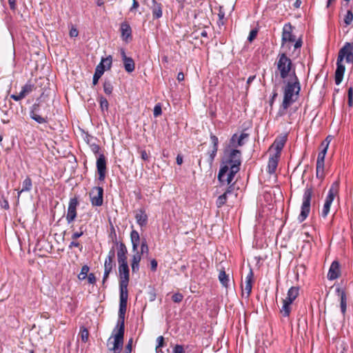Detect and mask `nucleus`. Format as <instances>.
<instances>
[{
  "instance_id": "obj_1",
  "label": "nucleus",
  "mask_w": 353,
  "mask_h": 353,
  "mask_svg": "<svg viewBox=\"0 0 353 353\" xmlns=\"http://www.w3.org/2000/svg\"><path fill=\"white\" fill-rule=\"evenodd\" d=\"M241 151L228 147L224 150V157L218 174V180L221 183L230 185L235 174L239 171L241 164Z\"/></svg>"
},
{
  "instance_id": "obj_2",
  "label": "nucleus",
  "mask_w": 353,
  "mask_h": 353,
  "mask_svg": "<svg viewBox=\"0 0 353 353\" xmlns=\"http://www.w3.org/2000/svg\"><path fill=\"white\" fill-rule=\"evenodd\" d=\"M301 90L300 83L298 78L295 76L294 82H288L284 88V96L281 105V108L279 111V114L283 116L285 110L296 101L293 99L294 94L298 95Z\"/></svg>"
},
{
  "instance_id": "obj_3",
  "label": "nucleus",
  "mask_w": 353,
  "mask_h": 353,
  "mask_svg": "<svg viewBox=\"0 0 353 353\" xmlns=\"http://www.w3.org/2000/svg\"><path fill=\"white\" fill-rule=\"evenodd\" d=\"M130 239L132 245V251L135 252L132 258L131 267L132 272H137L139 270V263L141 260V253L138 251V247L140 243V236L137 230H132L130 233Z\"/></svg>"
},
{
  "instance_id": "obj_4",
  "label": "nucleus",
  "mask_w": 353,
  "mask_h": 353,
  "mask_svg": "<svg viewBox=\"0 0 353 353\" xmlns=\"http://www.w3.org/2000/svg\"><path fill=\"white\" fill-rule=\"evenodd\" d=\"M312 195V187L307 185L304 190L302 199L303 202L301 207V212L298 216V221L299 223L303 222L310 214Z\"/></svg>"
},
{
  "instance_id": "obj_5",
  "label": "nucleus",
  "mask_w": 353,
  "mask_h": 353,
  "mask_svg": "<svg viewBox=\"0 0 353 353\" xmlns=\"http://www.w3.org/2000/svg\"><path fill=\"white\" fill-rule=\"evenodd\" d=\"M127 310V302H119V318L112 336L117 337V341L124 337L125 333V314Z\"/></svg>"
},
{
  "instance_id": "obj_6",
  "label": "nucleus",
  "mask_w": 353,
  "mask_h": 353,
  "mask_svg": "<svg viewBox=\"0 0 353 353\" xmlns=\"http://www.w3.org/2000/svg\"><path fill=\"white\" fill-rule=\"evenodd\" d=\"M339 190V181H336L331 185L327 195L325 198V203L322 209L321 216L325 218L330 210L331 205L334 198L338 195Z\"/></svg>"
},
{
  "instance_id": "obj_7",
  "label": "nucleus",
  "mask_w": 353,
  "mask_h": 353,
  "mask_svg": "<svg viewBox=\"0 0 353 353\" xmlns=\"http://www.w3.org/2000/svg\"><path fill=\"white\" fill-rule=\"evenodd\" d=\"M292 65L291 59L288 58L285 53L279 54L276 66L280 73L281 78L285 79L288 77Z\"/></svg>"
},
{
  "instance_id": "obj_8",
  "label": "nucleus",
  "mask_w": 353,
  "mask_h": 353,
  "mask_svg": "<svg viewBox=\"0 0 353 353\" xmlns=\"http://www.w3.org/2000/svg\"><path fill=\"white\" fill-rule=\"evenodd\" d=\"M295 28L290 23H285L283 28L282 40L283 42L294 43V44H302L303 41L301 37L295 34Z\"/></svg>"
},
{
  "instance_id": "obj_9",
  "label": "nucleus",
  "mask_w": 353,
  "mask_h": 353,
  "mask_svg": "<svg viewBox=\"0 0 353 353\" xmlns=\"http://www.w3.org/2000/svg\"><path fill=\"white\" fill-rule=\"evenodd\" d=\"M90 202L93 206H101L103 203V189L97 186L92 188L90 192Z\"/></svg>"
},
{
  "instance_id": "obj_10",
  "label": "nucleus",
  "mask_w": 353,
  "mask_h": 353,
  "mask_svg": "<svg viewBox=\"0 0 353 353\" xmlns=\"http://www.w3.org/2000/svg\"><path fill=\"white\" fill-rule=\"evenodd\" d=\"M40 99H37V102L34 103L30 110V117L32 119L37 122L38 123L42 124L48 122V117H42L39 114L41 103L39 102Z\"/></svg>"
},
{
  "instance_id": "obj_11",
  "label": "nucleus",
  "mask_w": 353,
  "mask_h": 353,
  "mask_svg": "<svg viewBox=\"0 0 353 353\" xmlns=\"http://www.w3.org/2000/svg\"><path fill=\"white\" fill-rule=\"evenodd\" d=\"M343 60L347 63H353V46H343L340 49L336 61L342 63Z\"/></svg>"
},
{
  "instance_id": "obj_12",
  "label": "nucleus",
  "mask_w": 353,
  "mask_h": 353,
  "mask_svg": "<svg viewBox=\"0 0 353 353\" xmlns=\"http://www.w3.org/2000/svg\"><path fill=\"white\" fill-rule=\"evenodd\" d=\"M210 140L212 144V149L207 154L206 162L208 163V168L210 169L212 166L214 158L216 155L219 146V139L216 136L210 134Z\"/></svg>"
},
{
  "instance_id": "obj_13",
  "label": "nucleus",
  "mask_w": 353,
  "mask_h": 353,
  "mask_svg": "<svg viewBox=\"0 0 353 353\" xmlns=\"http://www.w3.org/2000/svg\"><path fill=\"white\" fill-rule=\"evenodd\" d=\"M36 89L35 85L28 81L22 88L19 93L10 95V98L15 101H19L26 98Z\"/></svg>"
},
{
  "instance_id": "obj_14",
  "label": "nucleus",
  "mask_w": 353,
  "mask_h": 353,
  "mask_svg": "<svg viewBox=\"0 0 353 353\" xmlns=\"http://www.w3.org/2000/svg\"><path fill=\"white\" fill-rule=\"evenodd\" d=\"M79 205V201L77 197L71 198L69 201L67 214L65 219L68 223H72L77 217V208Z\"/></svg>"
},
{
  "instance_id": "obj_15",
  "label": "nucleus",
  "mask_w": 353,
  "mask_h": 353,
  "mask_svg": "<svg viewBox=\"0 0 353 353\" xmlns=\"http://www.w3.org/2000/svg\"><path fill=\"white\" fill-rule=\"evenodd\" d=\"M97 169L99 174V180L103 181L106 174V158L103 154H99L97 160Z\"/></svg>"
},
{
  "instance_id": "obj_16",
  "label": "nucleus",
  "mask_w": 353,
  "mask_h": 353,
  "mask_svg": "<svg viewBox=\"0 0 353 353\" xmlns=\"http://www.w3.org/2000/svg\"><path fill=\"white\" fill-rule=\"evenodd\" d=\"M117 248V261L119 264L127 263V253L128 250L125 245L122 242H118L117 239L113 241Z\"/></svg>"
},
{
  "instance_id": "obj_17",
  "label": "nucleus",
  "mask_w": 353,
  "mask_h": 353,
  "mask_svg": "<svg viewBox=\"0 0 353 353\" xmlns=\"http://www.w3.org/2000/svg\"><path fill=\"white\" fill-rule=\"evenodd\" d=\"M248 133L242 132L240 135L234 134L229 142V148H234L236 149L238 147L243 146L245 144L244 140L248 137Z\"/></svg>"
},
{
  "instance_id": "obj_18",
  "label": "nucleus",
  "mask_w": 353,
  "mask_h": 353,
  "mask_svg": "<svg viewBox=\"0 0 353 353\" xmlns=\"http://www.w3.org/2000/svg\"><path fill=\"white\" fill-rule=\"evenodd\" d=\"M288 139V135L284 134L280 137H278L274 140L270 148H273L275 150L274 155L280 156L283 148L285 146V144Z\"/></svg>"
},
{
  "instance_id": "obj_19",
  "label": "nucleus",
  "mask_w": 353,
  "mask_h": 353,
  "mask_svg": "<svg viewBox=\"0 0 353 353\" xmlns=\"http://www.w3.org/2000/svg\"><path fill=\"white\" fill-rule=\"evenodd\" d=\"M120 32L121 38L125 42L129 43L132 41V28L128 21H125L121 23Z\"/></svg>"
},
{
  "instance_id": "obj_20",
  "label": "nucleus",
  "mask_w": 353,
  "mask_h": 353,
  "mask_svg": "<svg viewBox=\"0 0 353 353\" xmlns=\"http://www.w3.org/2000/svg\"><path fill=\"white\" fill-rule=\"evenodd\" d=\"M253 276L254 273L252 269L250 270L248 275L245 277V286L242 290V296H244L245 294V298L248 299L252 288V283H253Z\"/></svg>"
},
{
  "instance_id": "obj_21",
  "label": "nucleus",
  "mask_w": 353,
  "mask_h": 353,
  "mask_svg": "<svg viewBox=\"0 0 353 353\" xmlns=\"http://www.w3.org/2000/svg\"><path fill=\"white\" fill-rule=\"evenodd\" d=\"M119 283H129L130 270H129L128 263L119 264Z\"/></svg>"
},
{
  "instance_id": "obj_22",
  "label": "nucleus",
  "mask_w": 353,
  "mask_h": 353,
  "mask_svg": "<svg viewBox=\"0 0 353 353\" xmlns=\"http://www.w3.org/2000/svg\"><path fill=\"white\" fill-rule=\"evenodd\" d=\"M121 56L125 71L129 73L133 72L135 69L134 61L131 57L126 55L123 48L121 49Z\"/></svg>"
},
{
  "instance_id": "obj_23",
  "label": "nucleus",
  "mask_w": 353,
  "mask_h": 353,
  "mask_svg": "<svg viewBox=\"0 0 353 353\" xmlns=\"http://www.w3.org/2000/svg\"><path fill=\"white\" fill-rule=\"evenodd\" d=\"M341 270H340V265L339 263L336 261H334L329 269L327 273V279L329 280H334L340 276Z\"/></svg>"
},
{
  "instance_id": "obj_24",
  "label": "nucleus",
  "mask_w": 353,
  "mask_h": 353,
  "mask_svg": "<svg viewBox=\"0 0 353 353\" xmlns=\"http://www.w3.org/2000/svg\"><path fill=\"white\" fill-rule=\"evenodd\" d=\"M135 219L141 227H145L148 224V216L143 208L138 209L135 212Z\"/></svg>"
},
{
  "instance_id": "obj_25",
  "label": "nucleus",
  "mask_w": 353,
  "mask_h": 353,
  "mask_svg": "<svg viewBox=\"0 0 353 353\" xmlns=\"http://www.w3.org/2000/svg\"><path fill=\"white\" fill-rule=\"evenodd\" d=\"M345 70V65L336 61V69L334 74V80L336 85H339L342 82Z\"/></svg>"
},
{
  "instance_id": "obj_26",
  "label": "nucleus",
  "mask_w": 353,
  "mask_h": 353,
  "mask_svg": "<svg viewBox=\"0 0 353 353\" xmlns=\"http://www.w3.org/2000/svg\"><path fill=\"white\" fill-rule=\"evenodd\" d=\"M115 265L116 263L114 262V260L105 259L104 262V274L103 277V283L109 277L110 272L112 271V269L115 267Z\"/></svg>"
},
{
  "instance_id": "obj_27",
  "label": "nucleus",
  "mask_w": 353,
  "mask_h": 353,
  "mask_svg": "<svg viewBox=\"0 0 353 353\" xmlns=\"http://www.w3.org/2000/svg\"><path fill=\"white\" fill-rule=\"evenodd\" d=\"M234 190V185L233 184L232 185H230L229 187L227 188V190H225V192L220 195L216 201V207L220 208H221L223 205L225 204L226 201H227V197H228V194H231Z\"/></svg>"
},
{
  "instance_id": "obj_28",
  "label": "nucleus",
  "mask_w": 353,
  "mask_h": 353,
  "mask_svg": "<svg viewBox=\"0 0 353 353\" xmlns=\"http://www.w3.org/2000/svg\"><path fill=\"white\" fill-rule=\"evenodd\" d=\"M112 56L109 55L105 58H102L101 62L97 65L96 68L99 69L104 73L105 70H110L112 66Z\"/></svg>"
},
{
  "instance_id": "obj_29",
  "label": "nucleus",
  "mask_w": 353,
  "mask_h": 353,
  "mask_svg": "<svg viewBox=\"0 0 353 353\" xmlns=\"http://www.w3.org/2000/svg\"><path fill=\"white\" fill-rule=\"evenodd\" d=\"M280 156L273 154L269 158L268 163V172L270 174H274L278 166Z\"/></svg>"
},
{
  "instance_id": "obj_30",
  "label": "nucleus",
  "mask_w": 353,
  "mask_h": 353,
  "mask_svg": "<svg viewBox=\"0 0 353 353\" xmlns=\"http://www.w3.org/2000/svg\"><path fill=\"white\" fill-rule=\"evenodd\" d=\"M129 283H119V302H128V286Z\"/></svg>"
},
{
  "instance_id": "obj_31",
  "label": "nucleus",
  "mask_w": 353,
  "mask_h": 353,
  "mask_svg": "<svg viewBox=\"0 0 353 353\" xmlns=\"http://www.w3.org/2000/svg\"><path fill=\"white\" fill-rule=\"evenodd\" d=\"M152 13L153 19H159L162 17V5L152 0Z\"/></svg>"
},
{
  "instance_id": "obj_32",
  "label": "nucleus",
  "mask_w": 353,
  "mask_h": 353,
  "mask_svg": "<svg viewBox=\"0 0 353 353\" xmlns=\"http://www.w3.org/2000/svg\"><path fill=\"white\" fill-rule=\"evenodd\" d=\"M112 337L114 338L113 346L112 347L109 348V350L110 351L114 352V353H120L123 348V338H121L118 341H117L116 336H111L109 338L108 342L110 341Z\"/></svg>"
},
{
  "instance_id": "obj_33",
  "label": "nucleus",
  "mask_w": 353,
  "mask_h": 353,
  "mask_svg": "<svg viewBox=\"0 0 353 353\" xmlns=\"http://www.w3.org/2000/svg\"><path fill=\"white\" fill-rule=\"evenodd\" d=\"M299 294V288L298 287L292 286L291 287L287 294V297L285 299L287 301L290 303H293V301L297 298Z\"/></svg>"
},
{
  "instance_id": "obj_34",
  "label": "nucleus",
  "mask_w": 353,
  "mask_h": 353,
  "mask_svg": "<svg viewBox=\"0 0 353 353\" xmlns=\"http://www.w3.org/2000/svg\"><path fill=\"white\" fill-rule=\"evenodd\" d=\"M339 293H340V307L341 312L345 315L347 307V297L346 294L343 290H341L339 288L337 289Z\"/></svg>"
},
{
  "instance_id": "obj_35",
  "label": "nucleus",
  "mask_w": 353,
  "mask_h": 353,
  "mask_svg": "<svg viewBox=\"0 0 353 353\" xmlns=\"http://www.w3.org/2000/svg\"><path fill=\"white\" fill-rule=\"evenodd\" d=\"M219 280L223 287L225 288H228L230 279L228 275L226 274L224 268L219 270Z\"/></svg>"
},
{
  "instance_id": "obj_36",
  "label": "nucleus",
  "mask_w": 353,
  "mask_h": 353,
  "mask_svg": "<svg viewBox=\"0 0 353 353\" xmlns=\"http://www.w3.org/2000/svg\"><path fill=\"white\" fill-rule=\"evenodd\" d=\"M324 162L325 161H316V176L320 179L324 178Z\"/></svg>"
},
{
  "instance_id": "obj_37",
  "label": "nucleus",
  "mask_w": 353,
  "mask_h": 353,
  "mask_svg": "<svg viewBox=\"0 0 353 353\" xmlns=\"http://www.w3.org/2000/svg\"><path fill=\"white\" fill-rule=\"evenodd\" d=\"M292 303H290L285 299L283 300V305L280 310V312L283 316L287 317L290 316Z\"/></svg>"
},
{
  "instance_id": "obj_38",
  "label": "nucleus",
  "mask_w": 353,
  "mask_h": 353,
  "mask_svg": "<svg viewBox=\"0 0 353 353\" xmlns=\"http://www.w3.org/2000/svg\"><path fill=\"white\" fill-rule=\"evenodd\" d=\"M32 187V179L29 176H27L22 183V189L20 190V192H29L31 190Z\"/></svg>"
},
{
  "instance_id": "obj_39",
  "label": "nucleus",
  "mask_w": 353,
  "mask_h": 353,
  "mask_svg": "<svg viewBox=\"0 0 353 353\" xmlns=\"http://www.w3.org/2000/svg\"><path fill=\"white\" fill-rule=\"evenodd\" d=\"M99 102L101 112H108L109 108V103L108 100L104 97L100 96L99 97Z\"/></svg>"
},
{
  "instance_id": "obj_40",
  "label": "nucleus",
  "mask_w": 353,
  "mask_h": 353,
  "mask_svg": "<svg viewBox=\"0 0 353 353\" xmlns=\"http://www.w3.org/2000/svg\"><path fill=\"white\" fill-rule=\"evenodd\" d=\"M321 147V151L319 153L316 161H325V157L328 148V143H325V142H322Z\"/></svg>"
},
{
  "instance_id": "obj_41",
  "label": "nucleus",
  "mask_w": 353,
  "mask_h": 353,
  "mask_svg": "<svg viewBox=\"0 0 353 353\" xmlns=\"http://www.w3.org/2000/svg\"><path fill=\"white\" fill-rule=\"evenodd\" d=\"M219 19L217 21V24L219 27L223 26L225 24L226 19L225 17V12L223 11V8L221 6L219 9L218 13Z\"/></svg>"
},
{
  "instance_id": "obj_42",
  "label": "nucleus",
  "mask_w": 353,
  "mask_h": 353,
  "mask_svg": "<svg viewBox=\"0 0 353 353\" xmlns=\"http://www.w3.org/2000/svg\"><path fill=\"white\" fill-rule=\"evenodd\" d=\"M103 91L104 92L110 95L112 93L113 91V85L110 81L106 80L103 83Z\"/></svg>"
},
{
  "instance_id": "obj_43",
  "label": "nucleus",
  "mask_w": 353,
  "mask_h": 353,
  "mask_svg": "<svg viewBox=\"0 0 353 353\" xmlns=\"http://www.w3.org/2000/svg\"><path fill=\"white\" fill-rule=\"evenodd\" d=\"M89 270L90 268L87 265H84L83 266H82L81 272L78 275L79 279L84 280L88 276V273L89 272Z\"/></svg>"
},
{
  "instance_id": "obj_44",
  "label": "nucleus",
  "mask_w": 353,
  "mask_h": 353,
  "mask_svg": "<svg viewBox=\"0 0 353 353\" xmlns=\"http://www.w3.org/2000/svg\"><path fill=\"white\" fill-rule=\"evenodd\" d=\"M344 23L345 25H350L353 21V12L351 10H348L344 16L343 19Z\"/></svg>"
},
{
  "instance_id": "obj_45",
  "label": "nucleus",
  "mask_w": 353,
  "mask_h": 353,
  "mask_svg": "<svg viewBox=\"0 0 353 353\" xmlns=\"http://www.w3.org/2000/svg\"><path fill=\"white\" fill-rule=\"evenodd\" d=\"M149 252V248H148V243H147V241L145 239H143L141 240V251L139 252V253H141V255L143 254L144 253H148Z\"/></svg>"
},
{
  "instance_id": "obj_46",
  "label": "nucleus",
  "mask_w": 353,
  "mask_h": 353,
  "mask_svg": "<svg viewBox=\"0 0 353 353\" xmlns=\"http://www.w3.org/2000/svg\"><path fill=\"white\" fill-rule=\"evenodd\" d=\"M83 228H84V225H81L79 228V231L75 232H74L72 234V239L73 240H77V239H79V237H81V236L83 235L84 232H85V230H83Z\"/></svg>"
},
{
  "instance_id": "obj_47",
  "label": "nucleus",
  "mask_w": 353,
  "mask_h": 353,
  "mask_svg": "<svg viewBox=\"0 0 353 353\" xmlns=\"http://www.w3.org/2000/svg\"><path fill=\"white\" fill-rule=\"evenodd\" d=\"M89 146H90V150H92V152L94 153V154H98L99 152V150H100V146L98 143H97L96 142H94V143H89Z\"/></svg>"
},
{
  "instance_id": "obj_48",
  "label": "nucleus",
  "mask_w": 353,
  "mask_h": 353,
  "mask_svg": "<svg viewBox=\"0 0 353 353\" xmlns=\"http://www.w3.org/2000/svg\"><path fill=\"white\" fill-rule=\"evenodd\" d=\"M258 34V30L256 28H254L251 30L250 32L249 36L248 37V41L249 42H252L253 40L256 37Z\"/></svg>"
},
{
  "instance_id": "obj_49",
  "label": "nucleus",
  "mask_w": 353,
  "mask_h": 353,
  "mask_svg": "<svg viewBox=\"0 0 353 353\" xmlns=\"http://www.w3.org/2000/svg\"><path fill=\"white\" fill-rule=\"evenodd\" d=\"M183 299V295L181 293H175L172 296V300L174 303H180Z\"/></svg>"
},
{
  "instance_id": "obj_50",
  "label": "nucleus",
  "mask_w": 353,
  "mask_h": 353,
  "mask_svg": "<svg viewBox=\"0 0 353 353\" xmlns=\"http://www.w3.org/2000/svg\"><path fill=\"white\" fill-rule=\"evenodd\" d=\"M89 332L86 328H83L81 330V337L83 342H86L88 340Z\"/></svg>"
},
{
  "instance_id": "obj_51",
  "label": "nucleus",
  "mask_w": 353,
  "mask_h": 353,
  "mask_svg": "<svg viewBox=\"0 0 353 353\" xmlns=\"http://www.w3.org/2000/svg\"><path fill=\"white\" fill-rule=\"evenodd\" d=\"M157 345L156 347V350L157 351L159 348L164 346V338L163 336H159L157 339Z\"/></svg>"
},
{
  "instance_id": "obj_52",
  "label": "nucleus",
  "mask_w": 353,
  "mask_h": 353,
  "mask_svg": "<svg viewBox=\"0 0 353 353\" xmlns=\"http://www.w3.org/2000/svg\"><path fill=\"white\" fill-rule=\"evenodd\" d=\"M78 34H79V31L74 26L72 25L70 30V36L71 37H76L78 36Z\"/></svg>"
},
{
  "instance_id": "obj_53",
  "label": "nucleus",
  "mask_w": 353,
  "mask_h": 353,
  "mask_svg": "<svg viewBox=\"0 0 353 353\" xmlns=\"http://www.w3.org/2000/svg\"><path fill=\"white\" fill-rule=\"evenodd\" d=\"M162 113L161 107L159 105H156L154 108V116L158 117Z\"/></svg>"
},
{
  "instance_id": "obj_54",
  "label": "nucleus",
  "mask_w": 353,
  "mask_h": 353,
  "mask_svg": "<svg viewBox=\"0 0 353 353\" xmlns=\"http://www.w3.org/2000/svg\"><path fill=\"white\" fill-rule=\"evenodd\" d=\"M184 349L181 345H176L173 348V353H183Z\"/></svg>"
},
{
  "instance_id": "obj_55",
  "label": "nucleus",
  "mask_w": 353,
  "mask_h": 353,
  "mask_svg": "<svg viewBox=\"0 0 353 353\" xmlns=\"http://www.w3.org/2000/svg\"><path fill=\"white\" fill-rule=\"evenodd\" d=\"M157 261L153 259L150 261V269L152 272H156L157 269Z\"/></svg>"
},
{
  "instance_id": "obj_56",
  "label": "nucleus",
  "mask_w": 353,
  "mask_h": 353,
  "mask_svg": "<svg viewBox=\"0 0 353 353\" xmlns=\"http://www.w3.org/2000/svg\"><path fill=\"white\" fill-rule=\"evenodd\" d=\"M114 257H115V250H114V248L112 247L108 252V256L106 257V259L114 260Z\"/></svg>"
},
{
  "instance_id": "obj_57",
  "label": "nucleus",
  "mask_w": 353,
  "mask_h": 353,
  "mask_svg": "<svg viewBox=\"0 0 353 353\" xmlns=\"http://www.w3.org/2000/svg\"><path fill=\"white\" fill-rule=\"evenodd\" d=\"M87 277L89 283L94 284L96 283V277L93 273H90Z\"/></svg>"
},
{
  "instance_id": "obj_58",
  "label": "nucleus",
  "mask_w": 353,
  "mask_h": 353,
  "mask_svg": "<svg viewBox=\"0 0 353 353\" xmlns=\"http://www.w3.org/2000/svg\"><path fill=\"white\" fill-rule=\"evenodd\" d=\"M132 5L130 8V12H134L139 7V3L137 0H132Z\"/></svg>"
},
{
  "instance_id": "obj_59",
  "label": "nucleus",
  "mask_w": 353,
  "mask_h": 353,
  "mask_svg": "<svg viewBox=\"0 0 353 353\" xmlns=\"http://www.w3.org/2000/svg\"><path fill=\"white\" fill-rule=\"evenodd\" d=\"M141 159L144 161H147L149 159V154L147 153V152L145 150H141Z\"/></svg>"
},
{
  "instance_id": "obj_60",
  "label": "nucleus",
  "mask_w": 353,
  "mask_h": 353,
  "mask_svg": "<svg viewBox=\"0 0 353 353\" xmlns=\"http://www.w3.org/2000/svg\"><path fill=\"white\" fill-rule=\"evenodd\" d=\"M8 3L10 8L12 10H15L16 9V0H8Z\"/></svg>"
},
{
  "instance_id": "obj_61",
  "label": "nucleus",
  "mask_w": 353,
  "mask_h": 353,
  "mask_svg": "<svg viewBox=\"0 0 353 353\" xmlns=\"http://www.w3.org/2000/svg\"><path fill=\"white\" fill-rule=\"evenodd\" d=\"M73 247H76V248H79L80 247V243L78 242V241H76L75 240L72 241L70 245H69V248H72Z\"/></svg>"
},
{
  "instance_id": "obj_62",
  "label": "nucleus",
  "mask_w": 353,
  "mask_h": 353,
  "mask_svg": "<svg viewBox=\"0 0 353 353\" xmlns=\"http://www.w3.org/2000/svg\"><path fill=\"white\" fill-rule=\"evenodd\" d=\"M132 340L130 339L128 343V345H126V353H131V351H132Z\"/></svg>"
},
{
  "instance_id": "obj_63",
  "label": "nucleus",
  "mask_w": 353,
  "mask_h": 353,
  "mask_svg": "<svg viewBox=\"0 0 353 353\" xmlns=\"http://www.w3.org/2000/svg\"><path fill=\"white\" fill-rule=\"evenodd\" d=\"M176 160V163L178 165H181L183 163V156L181 154H178Z\"/></svg>"
},
{
  "instance_id": "obj_64",
  "label": "nucleus",
  "mask_w": 353,
  "mask_h": 353,
  "mask_svg": "<svg viewBox=\"0 0 353 353\" xmlns=\"http://www.w3.org/2000/svg\"><path fill=\"white\" fill-rule=\"evenodd\" d=\"M177 79L179 81H182L184 80V74L182 72L178 73Z\"/></svg>"
}]
</instances>
